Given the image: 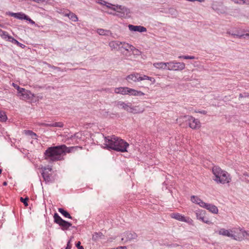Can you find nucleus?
I'll return each mask as SVG.
<instances>
[{"mask_svg": "<svg viewBox=\"0 0 249 249\" xmlns=\"http://www.w3.org/2000/svg\"><path fill=\"white\" fill-rule=\"evenodd\" d=\"M128 146L129 144L127 142L114 135L108 136L104 138L103 147L105 148L124 152L127 151L126 149Z\"/></svg>", "mask_w": 249, "mask_h": 249, "instance_id": "obj_1", "label": "nucleus"}, {"mask_svg": "<svg viewBox=\"0 0 249 249\" xmlns=\"http://www.w3.org/2000/svg\"><path fill=\"white\" fill-rule=\"evenodd\" d=\"M70 151L65 145L50 147L44 153L45 159L50 161H56L63 160L66 153Z\"/></svg>", "mask_w": 249, "mask_h": 249, "instance_id": "obj_2", "label": "nucleus"}, {"mask_svg": "<svg viewBox=\"0 0 249 249\" xmlns=\"http://www.w3.org/2000/svg\"><path fill=\"white\" fill-rule=\"evenodd\" d=\"M212 172L214 176L213 179L217 183L224 184L230 183L231 180L230 174L219 166H214L212 168Z\"/></svg>", "mask_w": 249, "mask_h": 249, "instance_id": "obj_3", "label": "nucleus"}, {"mask_svg": "<svg viewBox=\"0 0 249 249\" xmlns=\"http://www.w3.org/2000/svg\"><path fill=\"white\" fill-rule=\"evenodd\" d=\"M187 119L189 126L193 129H198L201 127V123L199 120L195 118L192 116L185 115L181 116L177 119V123H180Z\"/></svg>", "mask_w": 249, "mask_h": 249, "instance_id": "obj_4", "label": "nucleus"}, {"mask_svg": "<svg viewBox=\"0 0 249 249\" xmlns=\"http://www.w3.org/2000/svg\"><path fill=\"white\" fill-rule=\"evenodd\" d=\"M231 238L236 241H242L246 235L249 234L247 231L240 228H234L231 229Z\"/></svg>", "mask_w": 249, "mask_h": 249, "instance_id": "obj_5", "label": "nucleus"}, {"mask_svg": "<svg viewBox=\"0 0 249 249\" xmlns=\"http://www.w3.org/2000/svg\"><path fill=\"white\" fill-rule=\"evenodd\" d=\"M53 218L54 222L58 224L63 231L68 230L72 225L71 223L62 219L56 213L54 214Z\"/></svg>", "mask_w": 249, "mask_h": 249, "instance_id": "obj_6", "label": "nucleus"}, {"mask_svg": "<svg viewBox=\"0 0 249 249\" xmlns=\"http://www.w3.org/2000/svg\"><path fill=\"white\" fill-rule=\"evenodd\" d=\"M168 68L167 70L169 71H182L185 68V65L183 62H176L175 61H171L167 62Z\"/></svg>", "mask_w": 249, "mask_h": 249, "instance_id": "obj_7", "label": "nucleus"}, {"mask_svg": "<svg viewBox=\"0 0 249 249\" xmlns=\"http://www.w3.org/2000/svg\"><path fill=\"white\" fill-rule=\"evenodd\" d=\"M18 95L22 100H26L30 97L31 92L23 88L17 86Z\"/></svg>", "mask_w": 249, "mask_h": 249, "instance_id": "obj_8", "label": "nucleus"}, {"mask_svg": "<svg viewBox=\"0 0 249 249\" xmlns=\"http://www.w3.org/2000/svg\"><path fill=\"white\" fill-rule=\"evenodd\" d=\"M122 42L119 41H112L109 43V46L110 47L112 50H117L123 53H125L122 49H121V46L122 45Z\"/></svg>", "mask_w": 249, "mask_h": 249, "instance_id": "obj_9", "label": "nucleus"}, {"mask_svg": "<svg viewBox=\"0 0 249 249\" xmlns=\"http://www.w3.org/2000/svg\"><path fill=\"white\" fill-rule=\"evenodd\" d=\"M126 80L128 82H137L142 81V78H141V74L138 73H134L127 76Z\"/></svg>", "mask_w": 249, "mask_h": 249, "instance_id": "obj_10", "label": "nucleus"}, {"mask_svg": "<svg viewBox=\"0 0 249 249\" xmlns=\"http://www.w3.org/2000/svg\"><path fill=\"white\" fill-rule=\"evenodd\" d=\"M122 45L121 46V49L125 53H123L124 54H127V53L129 52V50L131 52H133L135 49V47L130 45L128 43H126L124 42H122Z\"/></svg>", "mask_w": 249, "mask_h": 249, "instance_id": "obj_11", "label": "nucleus"}, {"mask_svg": "<svg viewBox=\"0 0 249 249\" xmlns=\"http://www.w3.org/2000/svg\"><path fill=\"white\" fill-rule=\"evenodd\" d=\"M128 28L131 31L139 32L140 33L145 32L146 31V28L142 26H135L133 25L129 24L128 25Z\"/></svg>", "mask_w": 249, "mask_h": 249, "instance_id": "obj_12", "label": "nucleus"}, {"mask_svg": "<svg viewBox=\"0 0 249 249\" xmlns=\"http://www.w3.org/2000/svg\"><path fill=\"white\" fill-rule=\"evenodd\" d=\"M128 87H119L114 89V92L116 94H121L122 95L128 94Z\"/></svg>", "mask_w": 249, "mask_h": 249, "instance_id": "obj_13", "label": "nucleus"}, {"mask_svg": "<svg viewBox=\"0 0 249 249\" xmlns=\"http://www.w3.org/2000/svg\"><path fill=\"white\" fill-rule=\"evenodd\" d=\"M128 94L135 96H143L145 94L140 90H137L128 88Z\"/></svg>", "mask_w": 249, "mask_h": 249, "instance_id": "obj_14", "label": "nucleus"}, {"mask_svg": "<svg viewBox=\"0 0 249 249\" xmlns=\"http://www.w3.org/2000/svg\"><path fill=\"white\" fill-rule=\"evenodd\" d=\"M9 15L11 17H13L17 19H26V15L24 13L19 12V13H12L9 12Z\"/></svg>", "mask_w": 249, "mask_h": 249, "instance_id": "obj_15", "label": "nucleus"}, {"mask_svg": "<svg viewBox=\"0 0 249 249\" xmlns=\"http://www.w3.org/2000/svg\"><path fill=\"white\" fill-rule=\"evenodd\" d=\"M171 217L180 221L187 222L186 218L179 213H172L171 214Z\"/></svg>", "mask_w": 249, "mask_h": 249, "instance_id": "obj_16", "label": "nucleus"}, {"mask_svg": "<svg viewBox=\"0 0 249 249\" xmlns=\"http://www.w3.org/2000/svg\"><path fill=\"white\" fill-rule=\"evenodd\" d=\"M112 9L116 11L118 13H120L121 14H123L124 15L125 13L127 12V9L121 5L114 6Z\"/></svg>", "mask_w": 249, "mask_h": 249, "instance_id": "obj_17", "label": "nucleus"}, {"mask_svg": "<svg viewBox=\"0 0 249 249\" xmlns=\"http://www.w3.org/2000/svg\"><path fill=\"white\" fill-rule=\"evenodd\" d=\"M205 208L213 213H217L218 212L217 207L211 204L207 203Z\"/></svg>", "mask_w": 249, "mask_h": 249, "instance_id": "obj_18", "label": "nucleus"}, {"mask_svg": "<svg viewBox=\"0 0 249 249\" xmlns=\"http://www.w3.org/2000/svg\"><path fill=\"white\" fill-rule=\"evenodd\" d=\"M154 67L159 69L167 70L168 68V64L167 62H157L153 64Z\"/></svg>", "mask_w": 249, "mask_h": 249, "instance_id": "obj_19", "label": "nucleus"}, {"mask_svg": "<svg viewBox=\"0 0 249 249\" xmlns=\"http://www.w3.org/2000/svg\"><path fill=\"white\" fill-rule=\"evenodd\" d=\"M218 233L219 235L231 238V229L230 230H228L224 228H221L218 231Z\"/></svg>", "mask_w": 249, "mask_h": 249, "instance_id": "obj_20", "label": "nucleus"}, {"mask_svg": "<svg viewBox=\"0 0 249 249\" xmlns=\"http://www.w3.org/2000/svg\"><path fill=\"white\" fill-rule=\"evenodd\" d=\"M46 169H47L46 168H44L41 174L44 180L46 182H49L51 181V174L46 171Z\"/></svg>", "mask_w": 249, "mask_h": 249, "instance_id": "obj_21", "label": "nucleus"}, {"mask_svg": "<svg viewBox=\"0 0 249 249\" xmlns=\"http://www.w3.org/2000/svg\"><path fill=\"white\" fill-rule=\"evenodd\" d=\"M131 109V113L134 114L142 113L144 111V108L140 106H132V108Z\"/></svg>", "mask_w": 249, "mask_h": 249, "instance_id": "obj_22", "label": "nucleus"}, {"mask_svg": "<svg viewBox=\"0 0 249 249\" xmlns=\"http://www.w3.org/2000/svg\"><path fill=\"white\" fill-rule=\"evenodd\" d=\"M0 36L3 39L9 41L10 42L11 39L10 38H12L11 36H10L7 32L0 29Z\"/></svg>", "mask_w": 249, "mask_h": 249, "instance_id": "obj_23", "label": "nucleus"}, {"mask_svg": "<svg viewBox=\"0 0 249 249\" xmlns=\"http://www.w3.org/2000/svg\"><path fill=\"white\" fill-rule=\"evenodd\" d=\"M115 106L118 108H122L125 110L128 107L127 104L123 101H116Z\"/></svg>", "mask_w": 249, "mask_h": 249, "instance_id": "obj_24", "label": "nucleus"}, {"mask_svg": "<svg viewBox=\"0 0 249 249\" xmlns=\"http://www.w3.org/2000/svg\"><path fill=\"white\" fill-rule=\"evenodd\" d=\"M126 239L128 240H131L132 239H136L137 237V235L135 232H126L124 233Z\"/></svg>", "mask_w": 249, "mask_h": 249, "instance_id": "obj_25", "label": "nucleus"}, {"mask_svg": "<svg viewBox=\"0 0 249 249\" xmlns=\"http://www.w3.org/2000/svg\"><path fill=\"white\" fill-rule=\"evenodd\" d=\"M58 212L60 213L64 217L71 219L72 217L71 216L70 213L64 210L62 208H58Z\"/></svg>", "mask_w": 249, "mask_h": 249, "instance_id": "obj_26", "label": "nucleus"}, {"mask_svg": "<svg viewBox=\"0 0 249 249\" xmlns=\"http://www.w3.org/2000/svg\"><path fill=\"white\" fill-rule=\"evenodd\" d=\"M227 34L231 35L232 36L234 37H236L238 38H246V37H249V33L240 35L238 34H231L230 32H227Z\"/></svg>", "mask_w": 249, "mask_h": 249, "instance_id": "obj_27", "label": "nucleus"}, {"mask_svg": "<svg viewBox=\"0 0 249 249\" xmlns=\"http://www.w3.org/2000/svg\"><path fill=\"white\" fill-rule=\"evenodd\" d=\"M206 212L204 210H197L196 212V218L198 220L200 219L202 216L205 215Z\"/></svg>", "mask_w": 249, "mask_h": 249, "instance_id": "obj_28", "label": "nucleus"}, {"mask_svg": "<svg viewBox=\"0 0 249 249\" xmlns=\"http://www.w3.org/2000/svg\"><path fill=\"white\" fill-rule=\"evenodd\" d=\"M103 236V235L101 232H95L92 235V240L97 241L99 239L102 238Z\"/></svg>", "mask_w": 249, "mask_h": 249, "instance_id": "obj_29", "label": "nucleus"}, {"mask_svg": "<svg viewBox=\"0 0 249 249\" xmlns=\"http://www.w3.org/2000/svg\"><path fill=\"white\" fill-rule=\"evenodd\" d=\"M141 78H142V81L143 80H149L152 84H154L155 82V79L154 78L149 77L145 75H141Z\"/></svg>", "mask_w": 249, "mask_h": 249, "instance_id": "obj_30", "label": "nucleus"}, {"mask_svg": "<svg viewBox=\"0 0 249 249\" xmlns=\"http://www.w3.org/2000/svg\"><path fill=\"white\" fill-rule=\"evenodd\" d=\"M7 119L5 113L4 111H0V121L5 122Z\"/></svg>", "mask_w": 249, "mask_h": 249, "instance_id": "obj_31", "label": "nucleus"}, {"mask_svg": "<svg viewBox=\"0 0 249 249\" xmlns=\"http://www.w3.org/2000/svg\"><path fill=\"white\" fill-rule=\"evenodd\" d=\"M64 126V124L62 122H54L52 123V127H63Z\"/></svg>", "mask_w": 249, "mask_h": 249, "instance_id": "obj_32", "label": "nucleus"}, {"mask_svg": "<svg viewBox=\"0 0 249 249\" xmlns=\"http://www.w3.org/2000/svg\"><path fill=\"white\" fill-rule=\"evenodd\" d=\"M200 198L196 196H192L191 197V200L192 202L197 204L200 201Z\"/></svg>", "mask_w": 249, "mask_h": 249, "instance_id": "obj_33", "label": "nucleus"}, {"mask_svg": "<svg viewBox=\"0 0 249 249\" xmlns=\"http://www.w3.org/2000/svg\"><path fill=\"white\" fill-rule=\"evenodd\" d=\"M11 39V40H10V42H12V43L13 44H17V45H18V46H20L22 48H23L22 47V46H24V45H23L22 44L19 43L18 40H17L16 39H15V38H14L13 37L12 38H10Z\"/></svg>", "mask_w": 249, "mask_h": 249, "instance_id": "obj_34", "label": "nucleus"}, {"mask_svg": "<svg viewBox=\"0 0 249 249\" xmlns=\"http://www.w3.org/2000/svg\"><path fill=\"white\" fill-rule=\"evenodd\" d=\"M69 18L72 21H74V22L77 21L78 20V17H77V16L75 14H74L72 12L70 14V17Z\"/></svg>", "mask_w": 249, "mask_h": 249, "instance_id": "obj_35", "label": "nucleus"}, {"mask_svg": "<svg viewBox=\"0 0 249 249\" xmlns=\"http://www.w3.org/2000/svg\"><path fill=\"white\" fill-rule=\"evenodd\" d=\"M97 33L100 35H106L108 34V31L107 30L103 29H98Z\"/></svg>", "mask_w": 249, "mask_h": 249, "instance_id": "obj_36", "label": "nucleus"}, {"mask_svg": "<svg viewBox=\"0 0 249 249\" xmlns=\"http://www.w3.org/2000/svg\"><path fill=\"white\" fill-rule=\"evenodd\" d=\"M25 133L26 135L31 136L32 138L36 136V134L31 130H25Z\"/></svg>", "mask_w": 249, "mask_h": 249, "instance_id": "obj_37", "label": "nucleus"}, {"mask_svg": "<svg viewBox=\"0 0 249 249\" xmlns=\"http://www.w3.org/2000/svg\"><path fill=\"white\" fill-rule=\"evenodd\" d=\"M236 3L239 4L249 5V0H238Z\"/></svg>", "mask_w": 249, "mask_h": 249, "instance_id": "obj_38", "label": "nucleus"}, {"mask_svg": "<svg viewBox=\"0 0 249 249\" xmlns=\"http://www.w3.org/2000/svg\"><path fill=\"white\" fill-rule=\"evenodd\" d=\"M29 198L28 197H26L25 198H23V197H21L20 198V201L24 203V205L25 206H28V204L27 203V201L28 200Z\"/></svg>", "mask_w": 249, "mask_h": 249, "instance_id": "obj_39", "label": "nucleus"}, {"mask_svg": "<svg viewBox=\"0 0 249 249\" xmlns=\"http://www.w3.org/2000/svg\"><path fill=\"white\" fill-rule=\"evenodd\" d=\"M207 203L203 202L201 199H200V201L198 202L197 204H198L200 207L205 208Z\"/></svg>", "mask_w": 249, "mask_h": 249, "instance_id": "obj_40", "label": "nucleus"}, {"mask_svg": "<svg viewBox=\"0 0 249 249\" xmlns=\"http://www.w3.org/2000/svg\"><path fill=\"white\" fill-rule=\"evenodd\" d=\"M128 107H127L126 109L125 110L127 111L128 112L131 113V108H132V105L131 103H127Z\"/></svg>", "mask_w": 249, "mask_h": 249, "instance_id": "obj_41", "label": "nucleus"}, {"mask_svg": "<svg viewBox=\"0 0 249 249\" xmlns=\"http://www.w3.org/2000/svg\"><path fill=\"white\" fill-rule=\"evenodd\" d=\"M39 125H41V126H50V127H52V123H51V124H47V123H41L39 124Z\"/></svg>", "mask_w": 249, "mask_h": 249, "instance_id": "obj_42", "label": "nucleus"}, {"mask_svg": "<svg viewBox=\"0 0 249 249\" xmlns=\"http://www.w3.org/2000/svg\"><path fill=\"white\" fill-rule=\"evenodd\" d=\"M195 57L194 56H189V55H185L184 57V59H194Z\"/></svg>", "mask_w": 249, "mask_h": 249, "instance_id": "obj_43", "label": "nucleus"}, {"mask_svg": "<svg viewBox=\"0 0 249 249\" xmlns=\"http://www.w3.org/2000/svg\"><path fill=\"white\" fill-rule=\"evenodd\" d=\"M26 19H25V20L29 21L32 24H35V21L31 19L30 18H29L27 16H26Z\"/></svg>", "mask_w": 249, "mask_h": 249, "instance_id": "obj_44", "label": "nucleus"}, {"mask_svg": "<svg viewBox=\"0 0 249 249\" xmlns=\"http://www.w3.org/2000/svg\"><path fill=\"white\" fill-rule=\"evenodd\" d=\"M80 244H81V243L80 241L78 242L77 243V244H76V247L78 249H84V248L83 246H80Z\"/></svg>", "mask_w": 249, "mask_h": 249, "instance_id": "obj_45", "label": "nucleus"}, {"mask_svg": "<svg viewBox=\"0 0 249 249\" xmlns=\"http://www.w3.org/2000/svg\"><path fill=\"white\" fill-rule=\"evenodd\" d=\"M203 222L209 225L212 224V222L206 217H205L204 221H203Z\"/></svg>", "mask_w": 249, "mask_h": 249, "instance_id": "obj_46", "label": "nucleus"}, {"mask_svg": "<svg viewBox=\"0 0 249 249\" xmlns=\"http://www.w3.org/2000/svg\"><path fill=\"white\" fill-rule=\"evenodd\" d=\"M71 249V246L70 245V241H69L67 243V247L65 249Z\"/></svg>", "mask_w": 249, "mask_h": 249, "instance_id": "obj_47", "label": "nucleus"}, {"mask_svg": "<svg viewBox=\"0 0 249 249\" xmlns=\"http://www.w3.org/2000/svg\"><path fill=\"white\" fill-rule=\"evenodd\" d=\"M196 112H198V113H200L201 114H204V115H205L207 113V111H205V110H202V111H196Z\"/></svg>", "mask_w": 249, "mask_h": 249, "instance_id": "obj_48", "label": "nucleus"}, {"mask_svg": "<svg viewBox=\"0 0 249 249\" xmlns=\"http://www.w3.org/2000/svg\"><path fill=\"white\" fill-rule=\"evenodd\" d=\"M115 249H127V248L126 246H121L118 247L117 248H115Z\"/></svg>", "mask_w": 249, "mask_h": 249, "instance_id": "obj_49", "label": "nucleus"}, {"mask_svg": "<svg viewBox=\"0 0 249 249\" xmlns=\"http://www.w3.org/2000/svg\"><path fill=\"white\" fill-rule=\"evenodd\" d=\"M71 13V12H69L68 13L64 14V15L65 17H69V18H70Z\"/></svg>", "mask_w": 249, "mask_h": 249, "instance_id": "obj_50", "label": "nucleus"}, {"mask_svg": "<svg viewBox=\"0 0 249 249\" xmlns=\"http://www.w3.org/2000/svg\"><path fill=\"white\" fill-rule=\"evenodd\" d=\"M195 1H198L199 2H203L205 1V0H194V2Z\"/></svg>", "mask_w": 249, "mask_h": 249, "instance_id": "obj_51", "label": "nucleus"}, {"mask_svg": "<svg viewBox=\"0 0 249 249\" xmlns=\"http://www.w3.org/2000/svg\"><path fill=\"white\" fill-rule=\"evenodd\" d=\"M205 217V215L202 216L200 219H199V220L203 222V221H204Z\"/></svg>", "mask_w": 249, "mask_h": 249, "instance_id": "obj_52", "label": "nucleus"}, {"mask_svg": "<svg viewBox=\"0 0 249 249\" xmlns=\"http://www.w3.org/2000/svg\"><path fill=\"white\" fill-rule=\"evenodd\" d=\"M244 96H245V97H249V93H245Z\"/></svg>", "mask_w": 249, "mask_h": 249, "instance_id": "obj_53", "label": "nucleus"}, {"mask_svg": "<svg viewBox=\"0 0 249 249\" xmlns=\"http://www.w3.org/2000/svg\"><path fill=\"white\" fill-rule=\"evenodd\" d=\"M245 97L244 95H243L242 93L239 94V98H242Z\"/></svg>", "mask_w": 249, "mask_h": 249, "instance_id": "obj_54", "label": "nucleus"}, {"mask_svg": "<svg viewBox=\"0 0 249 249\" xmlns=\"http://www.w3.org/2000/svg\"><path fill=\"white\" fill-rule=\"evenodd\" d=\"M215 4H213V5H212V8H213L214 10H217V8H215Z\"/></svg>", "mask_w": 249, "mask_h": 249, "instance_id": "obj_55", "label": "nucleus"}, {"mask_svg": "<svg viewBox=\"0 0 249 249\" xmlns=\"http://www.w3.org/2000/svg\"><path fill=\"white\" fill-rule=\"evenodd\" d=\"M13 86H14L16 89H17V86H18V85H16V84H14V83H13Z\"/></svg>", "mask_w": 249, "mask_h": 249, "instance_id": "obj_56", "label": "nucleus"}, {"mask_svg": "<svg viewBox=\"0 0 249 249\" xmlns=\"http://www.w3.org/2000/svg\"><path fill=\"white\" fill-rule=\"evenodd\" d=\"M52 68H53V69H54V70H55V69H59V68L56 67H55V66H52Z\"/></svg>", "mask_w": 249, "mask_h": 249, "instance_id": "obj_57", "label": "nucleus"}, {"mask_svg": "<svg viewBox=\"0 0 249 249\" xmlns=\"http://www.w3.org/2000/svg\"><path fill=\"white\" fill-rule=\"evenodd\" d=\"M184 56H185V55H181V56H179L178 58H183L184 59Z\"/></svg>", "mask_w": 249, "mask_h": 249, "instance_id": "obj_58", "label": "nucleus"}, {"mask_svg": "<svg viewBox=\"0 0 249 249\" xmlns=\"http://www.w3.org/2000/svg\"><path fill=\"white\" fill-rule=\"evenodd\" d=\"M7 183L6 181H5V182H4L3 183V185L4 186H6V185H7Z\"/></svg>", "mask_w": 249, "mask_h": 249, "instance_id": "obj_59", "label": "nucleus"}, {"mask_svg": "<svg viewBox=\"0 0 249 249\" xmlns=\"http://www.w3.org/2000/svg\"><path fill=\"white\" fill-rule=\"evenodd\" d=\"M47 65H48V66L49 67H50V68H52V66H51L50 64H47Z\"/></svg>", "mask_w": 249, "mask_h": 249, "instance_id": "obj_60", "label": "nucleus"}, {"mask_svg": "<svg viewBox=\"0 0 249 249\" xmlns=\"http://www.w3.org/2000/svg\"><path fill=\"white\" fill-rule=\"evenodd\" d=\"M48 169L49 170V171H52V168H48Z\"/></svg>", "mask_w": 249, "mask_h": 249, "instance_id": "obj_61", "label": "nucleus"}, {"mask_svg": "<svg viewBox=\"0 0 249 249\" xmlns=\"http://www.w3.org/2000/svg\"><path fill=\"white\" fill-rule=\"evenodd\" d=\"M35 1H38L39 0H33Z\"/></svg>", "mask_w": 249, "mask_h": 249, "instance_id": "obj_62", "label": "nucleus"}, {"mask_svg": "<svg viewBox=\"0 0 249 249\" xmlns=\"http://www.w3.org/2000/svg\"><path fill=\"white\" fill-rule=\"evenodd\" d=\"M108 89H105V90L106 91H107L108 90Z\"/></svg>", "mask_w": 249, "mask_h": 249, "instance_id": "obj_63", "label": "nucleus"}, {"mask_svg": "<svg viewBox=\"0 0 249 249\" xmlns=\"http://www.w3.org/2000/svg\"><path fill=\"white\" fill-rule=\"evenodd\" d=\"M2 170L0 169V174L1 173Z\"/></svg>", "mask_w": 249, "mask_h": 249, "instance_id": "obj_64", "label": "nucleus"}]
</instances>
